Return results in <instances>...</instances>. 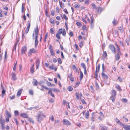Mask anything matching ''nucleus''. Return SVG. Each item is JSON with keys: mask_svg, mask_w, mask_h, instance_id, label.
<instances>
[{"mask_svg": "<svg viewBox=\"0 0 130 130\" xmlns=\"http://www.w3.org/2000/svg\"><path fill=\"white\" fill-rule=\"evenodd\" d=\"M101 75L104 78H106V79H107L108 78V77L103 72L101 73Z\"/></svg>", "mask_w": 130, "mask_h": 130, "instance_id": "obj_21", "label": "nucleus"}, {"mask_svg": "<svg viewBox=\"0 0 130 130\" xmlns=\"http://www.w3.org/2000/svg\"><path fill=\"white\" fill-rule=\"evenodd\" d=\"M59 35L57 34L56 35V37L58 39H60V36Z\"/></svg>", "mask_w": 130, "mask_h": 130, "instance_id": "obj_46", "label": "nucleus"}, {"mask_svg": "<svg viewBox=\"0 0 130 130\" xmlns=\"http://www.w3.org/2000/svg\"><path fill=\"white\" fill-rule=\"evenodd\" d=\"M103 55L105 56L104 57L105 58L107 56V54L106 53V51H105L103 53Z\"/></svg>", "mask_w": 130, "mask_h": 130, "instance_id": "obj_57", "label": "nucleus"}, {"mask_svg": "<svg viewBox=\"0 0 130 130\" xmlns=\"http://www.w3.org/2000/svg\"><path fill=\"white\" fill-rule=\"evenodd\" d=\"M118 79L119 80V81L121 82H122V79L120 78V77H118Z\"/></svg>", "mask_w": 130, "mask_h": 130, "instance_id": "obj_61", "label": "nucleus"}, {"mask_svg": "<svg viewBox=\"0 0 130 130\" xmlns=\"http://www.w3.org/2000/svg\"><path fill=\"white\" fill-rule=\"evenodd\" d=\"M111 92L112 96H111L110 98H114L116 95V91L115 90L112 89L111 91Z\"/></svg>", "mask_w": 130, "mask_h": 130, "instance_id": "obj_9", "label": "nucleus"}, {"mask_svg": "<svg viewBox=\"0 0 130 130\" xmlns=\"http://www.w3.org/2000/svg\"><path fill=\"white\" fill-rule=\"evenodd\" d=\"M116 88L117 89V90L119 91H122V89L120 86L118 84H115Z\"/></svg>", "mask_w": 130, "mask_h": 130, "instance_id": "obj_11", "label": "nucleus"}, {"mask_svg": "<svg viewBox=\"0 0 130 130\" xmlns=\"http://www.w3.org/2000/svg\"><path fill=\"white\" fill-rule=\"evenodd\" d=\"M123 127L126 130H130V125H126L123 124H122Z\"/></svg>", "mask_w": 130, "mask_h": 130, "instance_id": "obj_5", "label": "nucleus"}, {"mask_svg": "<svg viewBox=\"0 0 130 130\" xmlns=\"http://www.w3.org/2000/svg\"><path fill=\"white\" fill-rule=\"evenodd\" d=\"M46 84L48 86H51V85H52V84L50 82H49L47 81H46Z\"/></svg>", "mask_w": 130, "mask_h": 130, "instance_id": "obj_54", "label": "nucleus"}, {"mask_svg": "<svg viewBox=\"0 0 130 130\" xmlns=\"http://www.w3.org/2000/svg\"><path fill=\"white\" fill-rule=\"evenodd\" d=\"M21 116L22 117L25 118H27L28 117V115L25 113H21Z\"/></svg>", "mask_w": 130, "mask_h": 130, "instance_id": "obj_15", "label": "nucleus"}, {"mask_svg": "<svg viewBox=\"0 0 130 130\" xmlns=\"http://www.w3.org/2000/svg\"><path fill=\"white\" fill-rule=\"evenodd\" d=\"M27 48L26 46H23L22 48L21 53L22 54H25V52L27 51Z\"/></svg>", "mask_w": 130, "mask_h": 130, "instance_id": "obj_7", "label": "nucleus"}, {"mask_svg": "<svg viewBox=\"0 0 130 130\" xmlns=\"http://www.w3.org/2000/svg\"><path fill=\"white\" fill-rule=\"evenodd\" d=\"M22 90L23 89H21L18 91L17 94L18 96H20L22 92Z\"/></svg>", "mask_w": 130, "mask_h": 130, "instance_id": "obj_18", "label": "nucleus"}, {"mask_svg": "<svg viewBox=\"0 0 130 130\" xmlns=\"http://www.w3.org/2000/svg\"><path fill=\"white\" fill-rule=\"evenodd\" d=\"M58 63L59 64H61L62 62L61 58H58Z\"/></svg>", "mask_w": 130, "mask_h": 130, "instance_id": "obj_44", "label": "nucleus"}, {"mask_svg": "<svg viewBox=\"0 0 130 130\" xmlns=\"http://www.w3.org/2000/svg\"><path fill=\"white\" fill-rule=\"evenodd\" d=\"M54 10H52L51 11V15L52 16H54Z\"/></svg>", "mask_w": 130, "mask_h": 130, "instance_id": "obj_53", "label": "nucleus"}, {"mask_svg": "<svg viewBox=\"0 0 130 130\" xmlns=\"http://www.w3.org/2000/svg\"><path fill=\"white\" fill-rule=\"evenodd\" d=\"M45 116L43 113H40L36 116V119L39 123H41L43 120V118H45Z\"/></svg>", "mask_w": 130, "mask_h": 130, "instance_id": "obj_2", "label": "nucleus"}, {"mask_svg": "<svg viewBox=\"0 0 130 130\" xmlns=\"http://www.w3.org/2000/svg\"><path fill=\"white\" fill-rule=\"evenodd\" d=\"M34 63L30 68V71L31 74H33L34 72Z\"/></svg>", "mask_w": 130, "mask_h": 130, "instance_id": "obj_8", "label": "nucleus"}, {"mask_svg": "<svg viewBox=\"0 0 130 130\" xmlns=\"http://www.w3.org/2000/svg\"><path fill=\"white\" fill-rule=\"evenodd\" d=\"M75 95H76V98H81L82 96V94L81 92H80L79 93L78 92H76V93Z\"/></svg>", "mask_w": 130, "mask_h": 130, "instance_id": "obj_12", "label": "nucleus"}, {"mask_svg": "<svg viewBox=\"0 0 130 130\" xmlns=\"http://www.w3.org/2000/svg\"><path fill=\"white\" fill-rule=\"evenodd\" d=\"M92 7H93V8L95 9H96V5H95V4L93 3H92Z\"/></svg>", "mask_w": 130, "mask_h": 130, "instance_id": "obj_48", "label": "nucleus"}, {"mask_svg": "<svg viewBox=\"0 0 130 130\" xmlns=\"http://www.w3.org/2000/svg\"><path fill=\"white\" fill-rule=\"evenodd\" d=\"M49 100L50 103H53L54 102V100L52 98H50Z\"/></svg>", "mask_w": 130, "mask_h": 130, "instance_id": "obj_50", "label": "nucleus"}, {"mask_svg": "<svg viewBox=\"0 0 130 130\" xmlns=\"http://www.w3.org/2000/svg\"><path fill=\"white\" fill-rule=\"evenodd\" d=\"M40 63V61L39 59H37L36 60V65L39 66Z\"/></svg>", "mask_w": 130, "mask_h": 130, "instance_id": "obj_37", "label": "nucleus"}, {"mask_svg": "<svg viewBox=\"0 0 130 130\" xmlns=\"http://www.w3.org/2000/svg\"><path fill=\"white\" fill-rule=\"evenodd\" d=\"M125 41L126 42L127 45H128L129 44V39H126L125 40Z\"/></svg>", "mask_w": 130, "mask_h": 130, "instance_id": "obj_51", "label": "nucleus"}, {"mask_svg": "<svg viewBox=\"0 0 130 130\" xmlns=\"http://www.w3.org/2000/svg\"><path fill=\"white\" fill-rule=\"evenodd\" d=\"M109 47L113 53H116L115 48L113 45L112 44L110 45L109 46Z\"/></svg>", "mask_w": 130, "mask_h": 130, "instance_id": "obj_3", "label": "nucleus"}, {"mask_svg": "<svg viewBox=\"0 0 130 130\" xmlns=\"http://www.w3.org/2000/svg\"><path fill=\"white\" fill-rule=\"evenodd\" d=\"M80 5H79L75 4L74 5V7L76 9H78L79 8Z\"/></svg>", "mask_w": 130, "mask_h": 130, "instance_id": "obj_41", "label": "nucleus"}, {"mask_svg": "<svg viewBox=\"0 0 130 130\" xmlns=\"http://www.w3.org/2000/svg\"><path fill=\"white\" fill-rule=\"evenodd\" d=\"M62 122L64 124L66 125H71V123L67 120L63 119L62 121Z\"/></svg>", "mask_w": 130, "mask_h": 130, "instance_id": "obj_4", "label": "nucleus"}, {"mask_svg": "<svg viewBox=\"0 0 130 130\" xmlns=\"http://www.w3.org/2000/svg\"><path fill=\"white\" fill-rule=\"evenodd\" d=\"M11 78L13 80H15L17 79L16 75L14 73L12 72L11 74Z\"/></svg>", "mask_w": 130, "mask_h": 130, "instance_id": "obj_10", "label": "nucleus"}, {"mask_svg": "<svg viewBox=\"0 0 130 130\" xmlns=\"http://www.w3.org/2000/svg\"><path fill=\"white\" fill-rule=\"evenodd\" d=\"M62 28L59 29L57 31V34L59 35L61 34L62 33Z\"/></svg>", "mask_w": 130, "mask_h": 130, "instance_id": "obj_26", "label": "nucleus"}, {"mask_svg": "<svg viewBox=\"0 0 130 130\" xmlns=\"http://www.w3.org/2000/svg\"><path fill=\"white\" fill-rule=\"evenodd\" d=\"M33 82L34 84L33 85L35 86H36L38 85V83L37 80L35 79H33Z\"/></svg>", "mask_w": 130, "mask_h": 130, "instance_id": "obj_17", "label": "nucleus"}, {"mask_svg": "<svg viewBox=\"0 0 130 130\" xmlns=\"http://www.w3.org/2000/svg\"><path fill=\"white\" fill-rule=\"evenodd\" d=\"M116 21L115 20V19H114L113 21H112V23L113 25H115L116 24Z\"/></svg>", "mask_w": 130, "mask_h": 130, "instance_id": "obj_58", "label": "nucleus"}, {"mask_svg": "<svg viewBox=\"0 0 130 130\" xmlns=\"http://www.w3.org/2000/svg\"><path fill=\"white\" fill-rule=\"evenodd\" d=\"M28 120L31 123L33 124H34V121L32 120V119L31 118H29L28 119Z\"/></svg>", "mask_w": 130, "mask_h": 130, "instance_id": "obj_31", "label": "nucleus"}, {"mask_svg": "<svg viewBox=\"0 0 130 130\" xmlns=\"http://www.w3.org/2000/svg\"><path fill=\"white\" fill-rule=\"evenodd\" d=\"M2 97H3L4 96V95L5 94V91L4 89H3L2 90Z\"/></svg>", "mask_w": 130, "mask_h": 130, "instance_id": "obj_39", "label": "nucleus"}, {"mask_svg": "<svg viewBox=\"0 0 130 130\" xmlns=\"http://www.w3.org/2000/svg\"><path fill=\"white\" fill-rule=\"evenodd\" d=\"M50 119L52 121H53L54 120V117L53 115L51 116L50 118Z\"/></svg>", "mask_w": 130, "mask_h": 130, "instance_id": "obj_55", "label": "nucleus"}, {"mask_svg": "<svg viewBox=\"0 0 130 130\" xmlns=\"http://www.w3.org/2000/svg\"><path fill=\"white\" fill-rule=\"evenodd\" d=\"M80 81H81L82 79L83 76V75L82 72L80 71Z\"/></svg>", "mask_w": 130, "mask_h": 130, "instance_id": "obj_28", "label": "nucleus"}, {"mask_svg": "<svg viewBox=\"0 0 130 130\" xmlns=\"http://www.w3.org/2000/svg\"><path fill=\"white\" fill-rule=\"evenodd\" d=\"M48 90V93H50V92L52 91L55 92H57L59 91V90L58 89L56 88L50 89H49Z\"/></svg>", "mask_w": 130, "mask_h": 130, "instance_id": "obj_6", "label": "nucleus"}, {"mask_svg": "<svg viewBox=\"0 0 130 130\" xmlns=\"http://www.w3.org/2000/svg\"><path fill=\"white\" fill-rule=\"evenodd\" d=\"M102 130H107V127L103 125H100Z\"/></svg>", "mask_w": 130, "mask_h": 130, "instance_id": "obj_19", "label": "nucleus"}, {"mask_svg": "<svg viewBox=\"0 0 130 130\" xmlns=\"http://www.w3.org/2000/svg\"><path fill=\"white\" fill-rule=\"evenodd\" d=\"M69 35L71 37H72L73 36V32L71 31H70V32Z\"/></svg>", "mask_w": 130, "mask_h": 130, "instance_id": "obj_64", "label": "nucleus"}, {"mask_svg": "<svg viewBox=\"0 0 130 130\" xmlns=\"http://www.w3.org/2000/svg\"><path fill=\"white\" fill-rule=\"evenodd\" d=\"M50 22L51 23L53 24H54V20L52 18H51L50 19Z\"/></svg>", "mask_w": 130, "mask_h": 130, "instance_id": "obj_43", "label": "nucleus"}, {"mask_svg": "<svg viewBox=\"0 0 130 130\" xmlns=\"http://www.w3.org/2000/svg\"><path fill=\"white\" fill-rule=\"evenodd\" d=\"M30 22H29L27 26V27L26 28H27L28 29H29V28H30Z\"/></svg>", "mask_w": 130, "mask_h": 130, "instance_id": "obj_59", "label": "nucleus"}, {"mask_svg": "<svg viewBox=\"0 0 130 130\" xmlns=\"http://www.w3.org/2000/svg\"><path fill=\"white\" fill-rule=\"evenodd\" d=\"M41 86L42 88L40 89V90L42 91H44V90L43 89V88L45 89H46V90H47L49 89V88H48L47 87H46L45 86H44L42 85Z\"/></svg>", "mask_w": 130, "mask_h": 130, "instance_id": "obj_25", "label": "nucleus"}, {"mask_svg": "<svg viewBox=\"0 0 130 130\" xmlns=\"http://www.w3.org/2000/svg\"><path fill=\"white\" fill-rule=\"evenodd\" d=\"M55 123L57 124V125H58L59 124V122L58 120H57L55 121Z\"/></svg>", "mask_w": 130, "mask_h": 130, "instance_id": "obj_62", "label": "nucleus"}, {"mask_svg": "<svg viewBox=\"0 0 130 130\" xmlns=\"http://www.w3.org/2000/svg\"><path fill=\"white\" fill-rule=\"evenodd\" d=\"M6 115L8 116V117L10 118L11 117V115L10 113L7 110L6 111Z\"/></svg>", "mask_w": 130, "mask_h": 130, "instance_id": "obj_24", "label": "nucleus"}, {"mask_svg": "<svg viewBox=\"0 0 130 130\" xmlns=\"http://www.w3.org/2000/svg\"><path fill=\"white\" fill-rule=\"evenodd\" d=\"M121 100L124 103H126L127 102V100L126 99H122Z\"/></svg>", "mask_w": 130, "mask_h": 130, "instance_id": "obj_52", "label": "nucleus"}, {"mask_svg": "<svg viewBox=\"0 0 130 130\" xmlns=\"http://www.w3.org/2000/svg\"><path fill=\"white\" fill-rule=\"evenodd\" d=\"M14 114L15 116H18L19 115V113L18 111L16 110L14 111Z\"/></svg>", "mask_w": 130, "mask_h": 130, "instance_id": "obj_42", "label": "nucleus"}, {"mask_svg": "<svg viewBox=\"0 0 130 130\" xmlns=\"http://www.w3.org/2000/svg\"><path fill=\"white\" fill-rule=\"evenodd\" d=\"M76 25L79 26H81L82 25L79 22H77L76 23Z\"/></svg>", "mask_w": 130, "mask_h": 130, "instance_id": "obj_49", "label": "nucleus"}, {"mask_svg": "<svg viewBox=\"0 0 130 130\" xmlns=\"http://www.w3.org/2000/svg\"><path fill=\"white\" fill-rule=\"evenodd\" d=\"M81 102L83 104H86V102L83 99H81Z\"/></svg>", "mask_w": 130, "mask_h": 130, "instance_id": "obj_60", "label": "nucleus"}, {"mask_svg": "<svg viewBox=\"0 0 130 130\" xmlns=\"http://www.w3.org/2000/svg\"><path fill=\"white\" fill-rule=\"evenodd\" d=\"M18 43V41H17V42L15 43V45L13 47V49L12 52H13L14 50L15 51L16 50V47L17 46V44Z\"/></svg>", "mask_w": 130, "mask_h": 130, "instance_id": "obj_30", "label": "nucleus"}, {"mask_svg": "<svg viewBox=\"0 0 130 130\" xmlns=\"http://www.w3.org/2000/svg\"><path fill=\"white\" fill-rule=\"evenodd\" d=\"M89 115V112L88 111H87L85 114V116L86 118L88 119V118Z\"/></svg>", "mask_w": 130, "mask_h": 130, "instance_id": "obj_29", "label": "nucleus"}, {"mask_svg": "<svg viewBox=\"0 0 130 130\" xmlns=\"http://www.w3.org/2000/svg\"><path fill=\"white\" fill-rule=\"evenodd\" d=\"M81 66L84 68V69H86V66L84 63H81Z\"/></svg>", "mask_w": 130, "mask_h": 130, "instance_id": "obj_35", "label": "nucleus"}, {"mask_svg": "<svg viewBox=\"0 0 130 130\" xmlns=\"http://www.w3.org/2000/svg\"><path fill=\"white\" fill-rule=\"evenodd\" d=\"M119 29L120 31L121 32H122L123 31V29L122 26H121L119 27Z\"/></svg>", "mask_w": 130, "mask_h": 130, "instance_id": "obj_34", "label": "nucleus"}, {"mask_svg": "<svg viewBox=\"0 0 130 130\" xmlns=\"http://www.w3.org/2000/svg\"><path fill=\"white\" fill-rule=\"evenodd\" d=\"M73 88L71 86H69L67 88L68 90L69 91H71L73 90Z\"/></svg>", "mask_w": 130, "mask_h": 130, "instance_id": "obj_33", "label": "nucleus"}, {"mask_svg": "<svg viewBox=\"0 0 130 130\" xmlns=\"http://www.w3.org/2000/svg\"><path fill=\"white\" fill-rule=\"evenodd\" d=\"M49 68L51 70H53L54 69V67L53 66H50Z\"/></svg>", "mask_w": 130, "mask_h": 130, "instance_id": "obj_56", "label": "nucleus"}, {"mask_svg": "<svg viewBox=\"0 0 130 130\" xmlns=\"http://www.w3.org/2000/svg\"><path fill=\"white\" fill-rule=\"evenodd\" d=\"M39 106H37L35 107H30L28 108V110H31L32 109H37L39 108Z\"/></svg>", "mask_w": 130, "mask_h": 130, "instance_id": "obj_22", "label": "nucleus"}, {"mask_svg": "<svg viewBox=\"0 0 130 130\" xmlns=\"http://www.w3.org/2000/svg\"><path fill=\"white\" fill-rule=\"evenodd\" d=\"M61 17L62 19H63L66 21L67 22V20L68 19V18L66 16V15L64 14L63 15H61Z\"/></svg>", "mask_w": 130, "mask_h": 130, "instance_id": "obj_16", "label": "nucleus"}, {"mask_svg": "<svg viewBox=\"0 0 130 130\" xmlns=\"http://www.w3.org/2000/svg\"><path fill=\"white\" fill-rule=\"evenodd\" d=\"M52 34H53L54 33V31L52 28H51L50 30Z\"/></svg>", "mask_w": 130, "mask_h": 130, "instance_id": "obj_63", "label": "nucleus"}, {"mask_svg": "<svg viewBox=\"0 0 130 130\" xmlns=\"http://www.w3.org/2000/svg\"><path fill=\"white\" fill-rule=\"evenodd\" d=\"M36 50L34 48H32V49L30 50L29 53V54H31L32 53H35L36 52Z\"/></svg>", "mask_w": 130, "mask_h": 130, "instance_id": "obj_14", "label": "nucleus"}, {"mask_svg": "<svg viewBox=\"0 0 130 130\" xmlns=\"http://www.w3.org/2000/svg\"><path fill=\"white\" fill-rule=\"evenodd\" d=\"M84 2L85 4H88L90 3V1L89 0H85Z\"/></svg>", "mask_w": 130, "mask_h": 130, "instance_id": "obj_47", "label": "nucleus"}, {"mask_svg": "<svg viewBox=\"0 0 130 130\" xmlns=\"http://www.w3.org/2000/svg\"><path fill=\"white\" fill-rule=\"evenodd\" d=\"M29 93L31 95H33L34 94L33 91L32 90H30L29 91Z\"/></svg>", "mask_w": 130, "mask_h": 130, "instance_id": "obj_38", "label": "nucleus"}, {"mask_svg": "<svg viewBox=\"0 0 130 130\" xmlns=\"http://www.w3.org/2000/svg\"><path fill=\"white\" fill-rule=\"evenodd\" d=\"M100 64H98V67H96V69L95 71L96 72H97V73H98L100 70Z\"/></svg>", "mask_w": 130, "mask_h": 130, "instance_id": "obj_20", "label": "nucleus"}, {"mask_svg": "<svg viewBox=\"0 0 130 130\" xmlns=\"http://www.w3.org/2000/svg\"><path fill=\"white\" fill-rule=\"evenodd\" d=\"M96 9L97 10V12L99 13H100L102 11V8L100 7H99L96 8Z\"/></svg>", "mask_w": 130, "mask_h": 130, "instance_id": "obj_27", "label": "nucleus"}, {"mask_svg": "<svg viewBox=\"0 0 130 130\" xmlns=\"http://www.w3.org/2000/svg\"><path fill=\"white\" fill-rule=\"evenodd\" d=\"M62 35L64 36L65 37L66 34V31L65 29H64L63 30H62Z\"/></svg>", "mask_w": 130, "mask_h": 130, "instance_id": "obj_36", "label": "nucleus"}, {"mask_svg": "<svg viewBox=\"0 0 130 130\" xmlns=\"http://www.w3.org/2000/svg\"><path fill=\"white\" fill-rule=\"evenodd\" d=\"M120 58V55L119 53H118L117 54L116 56V59L117 60H118Z\"/></svg>", "mask_w": 130, "mask_h": 130, "instance_id": "obj_32", "label": "nucleus"}, {"mask_svg": "<svg viewBox=\"0 0 130 130\" xmlns=\"http://www.w3.org/2000/svg\"><path fill=\"white\" fill-rule=\"evenodd\" d=\"M1 118H0V124H4L5 121L3 118H2V116H1Z\"/></svg>", "mask_w": 130, "mask_h": 130, "instance_id": "obj_13", "label": "nucleus"}, {"mask_svg": "<svg viewBox=\"0 0 130 130\" xmlns=\"http://www.w3.org/2000/svg\"><path fill=\"white\" fill-rule=\"evenodd\" d=\"M25 9L24 8L23 6V4H22V11H21L22 12H23L25 11V10H25Z\"/></svg>", "mask_w": 130, "mask_h": 130, "instance_id": "obj_45", "label": "nucleus"}, {"mask_svg": "<svg viewBox=\"0 0 130 130\" xmlns=\"http://www.w3.org/2000/svg\"><path fill=\"white\" fill-rule=\"evenodd\" d=\"M91 22L90 23L91 25H92L93 23L94 22V19L93 17V16H92L91 19Z\"/></svg>", "mask_w": 130, "mask_h": 130, "instance_id": "obj_40", "label": "nucleus"}, {"mask_svg": "<svg viewBox=\"0 0 130 130\" xmlns=\"http://www.w3.org/2000/svg\"><path fill=\"white\" fill-rule=\"evenodd\" d=\"M115 121L116 122L118 123V124H119L121 125H122V123L120 122V121H119V120L117 118H116L115 119Z\"/></svg>", "mask_w": 130, "mask_h": 130, "instance_id": "obj_23", "label": "nucleus"}, {"mask_svg": "<svg viewBox=\"0 0 130 130\" xmlns=\"http://www.w3.org/2000/svg\"><path fill=\"white\" fill-rule=\"evenodd\" d=\"M39 30L38 28V26H37L36 28L34 29L32 34V39H35V46L36 47L38 43V38L39 36Z\"/></svg>", "mask_w": 130, "mask_h": 130, "instance_id": "obj_1", "label": "nucleus"}]
</instances>
